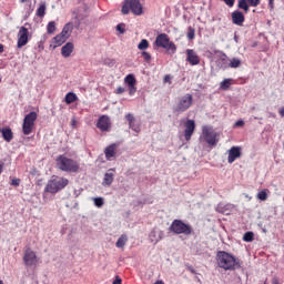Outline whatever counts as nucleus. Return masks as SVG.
<instances>
[{
    "mask_svg": "<svg viewBox=\"0 0 284 284\" xmlns=\"http://www.w3.org/2000/svg\"><path fill=\"white\" fill-rule=\"evenodd\" d=\"M216 262L219 267L222 270H236V267H241V264L239 263V260L234 257V255L225 252V251H219L216 254Z\"/></svg>",
    "mask_w": 284,
    "mask_h": 284,
    "instance_id": "obj_1",
    "label": "nucleus"
},
{
    "mask_svg": "<svg viewBox=\"0 0 284 284\" xmlns=\"http://www.w3.org/2000/svg\"><path fill=\"white\" fill-rule=\"evenodd\" d=\"M57 168L62 172H79V163L64 155H59L55 159Z\"/></svg>",
    "mask_w": 284,
    "mask_h": 284,
    "instance_id": "obj_2",
    "label": "nucleus"
},
{
    "mask_svg": "<svg viewBox=\"0 0 284 284\" xmlns=\"http://www.w3.org/2000/svg\"><path fill=\"white\" fill-rule=\"evenodd\" d=\"M68 183H70L68 179L53 175L45 186V192L57 194V192H61Z\"/></svg>",
    "mask_w": 284,
    "mask_h": 284,
    "instance_id": "obj_3",
    "label": "nucleus"
},
{
    "mask_svg": "<svg viewBox=\"0 0 284 284\" xmlns=\"http://www.w3.org/2000/svg\"><path fill=\"white\" fill-rule=\"evenodd\" d=\"M130 10L136 17L143 14V6L141 4V0H125L122 7V14H130Z\"/></svg>",
    "mask_w": 284,
    "mask_h": 284,
    "instance_id": "obj_4",
    "label": "nucleus"
},
{
    "mask_svg": "<svg viewBox=\"0 0 284 284\" xmlns=\"http://www.w3.org/2000/svg\"><path fill=\"white\" fill-rule=\"evenodd\" d=\"M155 45L158 48H163L168 50L169 54H174L176 52V44L170 41V38L165 33H161L155 39Z\"/></svg>",
    "mask_w": 284,
    "mask_h": 284,
    "instance_id": "obj_5",
    "label": "nucleus"
},
{
    "mask_svg": "<svg viewBox=\"0 0 284 284\" xmlns=\"http://www.w3.org/2000/svg\"><path fill=\"white\" fill-rule=\"evenodd\" d=\"M192 103H194V98L192 97V94L186 93L179 99L173 110L174 112H178V114H183V112H187V110L192 108Z\"/></svg>",
    "mask_w": 284,
    "mask_h": 284,
    "instance_id": "obj_6",
    "label": "nucleus"
},
{
    "mask_svg": "<svg viewBox=\"0 0 284 284\" xmlns=\"http://www.w3.org/2000/svg\"><path fill=\"white\" fill-rule=\"evenodd\" d=\"M170 232H173V234H184L185 236H190V234H192V226L190 224H185L181 220H174L170 226Z\"/></svg>",
    "mask_w": 284,
    "mask_h": 284,
    "instance_id": "obj_7",
    "label": "nucleus"
},
{
    "mask_svg": "<svg viewBox=\"0 0 284 284\" xmlns=\"http://www.w3.org/2000/svg\"><path fill=\"white\" fill-rule=\"evenodd\" d=\"M34 121H37V112L31 111L23 119L22 132L28 136V134H32V129L34 128Z\"/></svg>",
    "mask_w": 284,
    "mask_h": 284,
    "instance_id": "obj_8",
    "label": "nucleus"
},
{
    "mask_svg": "<svg viewBox=\"0 0 284 284\" xmlns=\"http://www.w3.org/2000/svg\"><path fill=\"white\" fill-rule=\"evenodd\" d=\"M202 134L204 136V141L211 145L214 146L216 143H219V132L214 131V129L210 126H203Z\"/></svg>",
    "mask_w": 284,
    "mask_h": 284,
    "instance_id": "obj_9",
    "label": "nucleus"
},
{
    "mask_svg": "<svg viewBox=\"0 0 284 284\" xmlns=\"http://www.w3.org/2000/svg\"><path fill=\"white\" fill-rule=\"evenodd\" d=\"M38 261L39 260L37 258V253H34L30 248H27L24 251V256H23L24 265H27L28 267H32V265H37Z\"/></svg>",
    "mask_w": 284,
    "mask_h": 284,
    "instance_id": "obj_10",
    "label": "nucleus"
},
{
    "mask_svg": "<svg viewBox=\"0 0 284 284\" xmlns=\"http://www.w3.org/2000/svg\"><path fill=\"white\" fill-rule=\"evenodd\" d=\"M184 128L185 141H190V139H192V134H194V130H196V123L194 120H186Z\"/></svg>",
    "mask_w": 284,
    "mask_h": 284,
    "instance_id": "obj_11",
    "label": "nucleus"
},
{
    "mask_svg": "<svg viewBox=\"0 0 284 284\" xmlns=\"http://www.w3.org/2000/svg\"><path fill=\"white\" fill-rule=\"evenodd\" d=\"M28 44V28L21 27L18 33V48H23Z\"/></svg>",
    "mask_w": 284,
    "mask_h": 284,
    "instance_id": "obj_12",
    "label": "nucleus"
},
{
    "mask_svg": "<svg viewBox=\"0 0 284 284\" xmlns=\"http://www.w3.org/2000/svg\"><path fill=\"white\" fill-rule=\"evenodd\" d=\"M97 128L101 130V132H108V130H110V118L108 115L100 116Z\"/></svg>",
    "mask_w": 284,
    "mask_h": 284,
    "instance_id": "obj_13",
    "label": "nucleus"
},
{
    "mask_svg": "<svg viewBox=\"0 0 284 284\" xmlns=\"http://www.w3.org/2000/svg\"><path fill=\"white\" fill-rule=\"evenodd\" d=\"M231 19H232V23H234V26H243V23H245V16L243 14V12L236 10L233 11L231 13Z\"/></svg>",
    "mask_w": 284,
    "mask_h": 284,
    "instance_id": "obj_14",
    "label": "nucleus"
},
{
    "mask_svg": "<svg viewBox=\"0 0 284 284\" xmlns=\"http://www.w3.org/2000/svg\"><path fill=\"white\" fill-rule=\"evenodd\" d=\"M186 61L190 62L191 65H199L201 63V59L199 58V54L192 49L186 50Z\"/></svg>",
    "mask_w": 284,
    "mask_h": 284,
    "instance_id": "obj_15",
    "label": "nucleus"
},
{
    "mask_svg": "<svg viewBox=\"0 0 284 284\" xmlns=\"http://www.w3.org/2000/svg\"><path fill=\"white\" fill-rule=\"evenodd\" d=\"M113 182H114V169H109L104 174L102 185L104 187H110Z\"/></svg>",
    "mask_w": 284,
    "mask_h": 284,
    "instance_id": "obj_16",
    "label": "nucleus"
},
{
    "mask_svg": "<svg viewBox=\"0 0 284 284\" xmlns=\"http://www.w3.org/2000/svg\"><path fill=\"white\" fill-rule=\"evenodd\" d=\"M236 159H241V148L240 146H232L229 150V163H234Z\"/></svg>",
    "mask_w": 284,
    "mask_h": 284,
    "instance_id": "obj_17",
    "label": "nucleus"
},
{
    "mask_svg": "<svg viewBox=\"0 0 284 284\" xmlns=\"http://www.w3.org/2000/svg\"><path fill=\"white\" fill-rule=\"evenodd\" d=\"M0 133L2 135V139L7 143H10V141H12L14 139V133H12V129H10V126L1 128Z\"/></svg>",
    "mask_w": 284,
    "mask_h": 284,
    "instance_id": "obj_18",
    "label": "nucleus"
},
{
    "mask_svg": "<svg viewBox=\"0 0 284 284\" xmlns=\"http://www.w3.org/2000/svg\"><path fill=\"white\" fill-rule=\"evenodd\" d=\"M163 239V231L153 230L149 235V241H151L154 245L159 243Z\"/></svg>",
    "mask_w": 284,
    "mask_h": 284,
    "instance_id": "obj_19",
    "label": "nucleus"
},
{
    "mask_svg": "<svg viewBox=\"0 0 284 284\" xmlns=\"http://www.w3.org/2000/svg\"><path fill=\"white\" fill-rule=\"evenodd\" d=\"M105 156L108 161H112L114 156H116V144H110L104 150Z\"/></svg>",
    "mask_w": 284,
    "mask_h": 284,
    "instance_id": "obj_20",
    "label": "nucleus"
},
{
    "mask_svg": "<svg viewBox=\"0 0 284 284\" xmlns=\"http://www.w3.org/2000/svg\"><path fill=\"white\" fill-rule=\"evenodd\" d=\"M73 51H74V44L72 42H68L62 47L61 54L62 57H64V59H68V57H70V54H72Z\"/></svg>",
    "mask_w": 284,
    "mask_h": 284,
    "instance_id": "obj_21",
    "label": "nucleus"
},
{
    "mask_svg": "<svg viewBox=\"0 0 284 284\" xmlns=\"http://www.w3.org/2000/svg\"><path fill=\"white\" fill-rule=\"evenodd\" d=\"M232 204H223V203H220L217 206H216V212H220V214H230V212H232Z\"/></svg>",
    "mask_w": 284,
    "mask_h": 284,
    "instance_id": "obj_22",
    "label": "nucleus"
},
{
    "mask_svg": "<svg viewBox=\"0 0 284 284\" xmlns=\"http://www.w3.org/2000/svg\"><path fill=\"white\" fill-rule=\"evenodd\" d=\"M65 41H68V38H65L64 36H62L61 33L55 36L53 38V48H59L60 45H63V43H65Z\"/></svg>",
    "mask_w": 284,
    "mask_h": 284,
    "instance_id": "obj_23",
    "label": "nucleus"
},
{
    "mask_svg": "<svg viewBox=\"0 0 284 284\" xmlns=\"http://www.w3.org/2000/svg\"><path fill=\"white\" fill-rule=\"evenodd\" d=\"M62 37H65V39H69L70 38V34H72V23H67L61 33H60Z\"/></svg>",
    "mask_w": 284,
    "mask_h": 284,
    "instance_id": "obj_24",
    "label": "nucleus"
},
{
    "mask_svg": "<svg viewBox=\"0 0 284 284\" xmlns=\"http://www.w3.org/2000/svg\"><path fill=\"white\" fill-rule=\"evenodd\" d=\"M125 243H128V235H121L115 243V247L123 248Z\"/></svg>",
    "mask_w": 284,
    "mask_h": 284,
    "instance_id": "obj_25",
    "label": "nucleus"
},
{
    "mask_svg": "<svg viewBox=\"0 0 284 284\" xmlns=\"http://www.w3.org/2000/svg\"><path fill=\"white\" fill-rule=\"evenodd\" d=\"M237 8L240 10H244V12H250V4L247 0H239Z\"/></svg>",
    "mask_w": 284,
    "mask_h": 284,
    "instance_id": "obj_26",
    "label": "nucleus"
},
{
    "mask_svg": "<svg viewBox=\"0 0 284 284\" xmlns=\"http://www.w3.org/2000/svg\"><path fill=\"white\" fill-rule=\"evenodd\" d=\"M124 82L128 87L136 85V78H134V74H128L124 79Z\"/></svg>",
    "mask_w": 284,
    "mask_h": 284,
    "instance_id": "obj_27",
    "label": "nucleus"
},
{
    "mask_svg": "<svg viewBox=\"0 0 284 284\" xmlns=\"http://www.w3.org/2000/svg\"><path fill=\"white\" fill-rule=\"evenodd\" d=\"M78 97L73 92L67 93L64 100L67 105H70L71 103H74L77 101Z\"/></svg>",
    "mask_w": 284,
    "mask_h": 284,
    "instance_id": "obj_28",
    "label": "nucleus"
},
{
    "mask_svg": "<svg viewBox=\"0 0 284 284\" xmlns=\"http://www.w3.org/2000/svg\"><path fill=\"white\" fill-rule=\"evenodd\" d=\"M230 85H232V79H224V80L220 83L221 90H230Z\"/></svg>",
    "mask_w": 284,
    "mask_h": 284,
    "instance_id": "obj_29",
    "label": "nucleus"
},
{
    "mask_svg": "<svg viewBox=\"0 0 284 284\" xmlns=\"http://www.w3.org/2000/svg\"><path fill=\"white\" fill-rule=\"evenodd\" d=\"M243 241H245V243H252V241H254V232L248 231L244 233Z\"/></svg>",
    "mask_w": 284,
    "mask_h": 284,
    "instance_id": "obj_30",
    "label": "nucleus"
},
{
    "mask_svg": "<svg viewBox=\"0 0 284 284\" xmlns=\"http://www.w3.org/2000/svg\"><path fill=\"white\" fill-rule=\"evenodd\" d=\"M47 30H48V34H54L57 30V23L54 21L49 22Z\"/></svg>",
    "mask_w": 284,
    "mask_h": 284,
    "instance_id": "obj_31",
    "label": "nucleus"
},
{
    "mask_svg": "<svg viewBox=\"0 0 284 284\" xmlns=\"http://www.w3.org/2000/svg\"><path fill=\"white\" fill-rule=\"evenodd\" d=\"M195 34H196V30L194 29V27H189L187 33H186L189 41L194 40Z\"/></svg>",
    "mask_w": 284,
    "mask_h": 284,
    "instance_id": "obj_32",
    "label": "nucleus"
},
{
    "mask_svg": "<svg viewBox=\"0 0 284 284\" xmlns=\"http://www.w3.org/2000/svg\"><path fill=\"white\" fill-rule=\"evenodd\" d=\"M150 48V42L146 39H142L138 44V49L140 50H148Z\"/></svg>",
    "mask_w": 284,
    "mask_h": 284,
    "instance_id": "obj_33",
    "label": "nucleus"
},
{
    "mask_svg": "<svg viewBox=\"0 0 284 284\" xmlns=\"http://www.w3.org/2000/svg\"><path fill=\"white\" fill-rule=\"evenodd\" d=\"M38 17H45V3L40 4V7L37 10Z\"/></svg>",
    "mask_w": 284,
    "mask_h": 284,
    "instance_id": "obj_34",
    "label": "nucleus"
},
{
    "mask_svg": "<svg viewBox=\"0 0 284 284\" xmlns=\"http://www.w3.org/2000/svg\"><path fill=\"white\" fill-rule=\"evenodd\" d=\"M257 199L260 201H267V191L262 190L261 192L257 193Z\"/></svg>",
    "mask_w": 284,
    "mask_h": 284,
    "instance_id": "obj_35",
    "label": "nucleus"
},
{
    "mask_svg": "<svg viewBox=\"0 0 284 284\" xmlns=\"http://www.w3.org/2000/svg\"><path fill=\"white\" fill-rule=\"evenodd\" d=\"M241 65V61L237 58H233L230 61V68H239Z\"/></svg>",
    "mask_w": 284,
    "mask_h": 284,
    "instance_id": "obj_36",
    "label": "nucleus"
},
{
    "mask_svg": "<svg viewBox=\"0 0 284 284\" xmlns=\"http://www.w3.org/2000/svg\"><path fill=\"white\" fill-rule=\"evenodd\" d=\"M93 201H94L95 207H103V203H104L103 197H94Z\"/></svg>",
    "mask_w": 284,
    "mask_h": 284,
    "instance_id": "obj_37",
    "label": "nucleus"
},
{
    "mask_svg": "<svg viewBox=\"0 0 284 284\" xmlns=\"http://www.w3.org/2000/svg\"><path fill=\"white\" fill-rule=\"evenodd\" d=\"M248 6H251L252 8H256L258 6H261V0H246Z\"/></svg>",
    "mask_w": 284,
    "mask_h": 284,
    "instance_id": "obj_38",
    "label": "nucleus"
},
{
    "mask_svg": "<svg viewBox=\"0 0 284 284\" xmlns=\"http://www.w3.org/2000/svg\"><path fill=\"white\" fill-rule=\"evenodd\" d=\"M129 128H130L131 130H133V132H136V133L141 132V129L139 128V125H136L135 121H133L132 123H130V124H129Z\"/></svg>",
    "mask_w": 284,
    "mask_h": 284,
    "instance_id": "obj_39",
    "label": "nucleus"
},
{
    "mask_svg": "<svg viewBox=\"0 0 284 284\" xmlns=\"http://www.w3.org/2000/svg\"><path fill=\"white\" fill-rule=\"evenodd\" d=\"M116 31L120 32V34H125V24L124 23L118 24Z\"/></svg>",
    "mask_w": 284,
    "mask_h": 284,
    "instance_id": "obj_40",
    "label": "nucleus"
},
{
    "mask_svg": "<svg viewBox=\"0 0 284 284\" xmlns=\"http://www.w3.org/2000/svg\"><path fill=\"white\" fill-rule=\"evenodd\" d=\"M11 185H13L14 187H19V185H21V180L17 178L12 179Z\"/></svg>",
    "mask_w": 284,
    "mask_h": 284,
    "instance_id": "obj_41",
    "label": "nucleus"
},
{
    "mask_svg": "<svg viewBox=\"0 0 284 284\" xmlns=\"http://www.w3.org/2000/svg\"><path fill=\"white\" fill-rule=\"evenodd\" d=\"M142 57L144 58V61L150 62L152 60V55L149 52L143 51Z\"/></svg>",
    "mask_w": 284,
    "mask_h": 284,
    "instance_id": "obj_42",
    "label": "nucleus"
},
{
    "mask_svg": "<svg viewBox=\"0 0 284 284\" xmlns=\"http://www.w3.org/2000/svg\"><path fill=\"white\" fill-rule=\"evenodd\" d=\"M129 94L130 97L136 94V85L129 87Z\"/></svg>",
    "mask_w": 284,
    "mask_h": 284,
    "instance_id": "obj_43",
    "label": "nucleus"
},
{
    "mask_svg": "<svg viewBox=\"0 0 284 284\" xmlns=\"http://www.w3.org/2000/svg\"><path fill=\"white\" fill-rule=\"evenodd\" d=\"M125 119H126L129 124L132 123L133 121H135L134 115L132 113H128L125 115Z\"/></svg>",
    "mask_w": 284,
    "mask_h": 284,
    "instance_id": "obj_44",
    "label": "nucleus"
},
{
    "mask_svg": "<svg viewBox=\"0 0 284 284\" xmlns=\"http://www.w3.org/2000/svg\"><path fill=\"white\" fill-rule=\"evenodd\" d=\"M224 1L226 6H229V8H234V3L236 0H221Z\"/></svg>",
    "mask_w": 284,
    "mask_h": 284,
    "instance_id": "obj_45",
    "label": "nucleus"
},
{
    "mask_svg": "<svg viewBox=\"0 0 284 284\" xmlns=\"http://www.w3.org/2000/svg\"><path fill=\"white\" fill-rule=\"evenodd\" d=\"M104 64L105 65H109V68H112L114 65V60L112 59H105L104 60Z\"/></svg>",
    "mask_w": 284,
    "mask_h": 284,
    "instance_id": "obj_46",
    "label": "nucleus"
},
{
    "mask_svg": "<svg viewBox=\"0 0 284 284\" xmlns=\"http://www.w3.org/2000/svg\"><path fill=\"white\" fill-rule=\"evenodd\" d=\"M123 92H125V89L123 87H119L116 89V94H123Z\"/></svg>",
    "mask_w": 284,
    "mask_h": 284,
    "instance_id": "obj_47",
    "label": "nucleus"
},
{
    "mask_svg": "<svg viewBox=\"0 0 284 284\" xmlns=\"http://www.w3.org/2000/svg\"><path fill=\"white\" fill-rule=\"evenodd\" d=\"M244 123H245V122H243V120H239V121L235 122V125H236L237 128H241L242 125H244Z\"/></svg>",
    "mask_w": 284,
    "mask_h": 284,
    "instance_id": "obj_48",
    "label": "nucleus"
},
{
    "mask_svg": "<svg viewBox=\"0 0 284 284\" xmlns=\"http://www.w3.org/2000/svg\"><path fill=\"white\" fill-rule=\"evenodd\" d=\"M268 8L274 10V0H268Z\"/></svg>",
    "mask_w": 284,
    "mask_h": 284,
    "instance_id": "obj_49",
    "label": "nucleus"
},
{
    "mask_svg": "<svg viewBox=\"0 0 284 284\" xmlns=\"http://www.w3.org/2000/svg\"><path fill=\"white\" fill-rule=\"evenodd\" d=\"M171 80L172 78L170 75L164 77V83H170Z\"/></svg>",
    "mask_w": 284,
    "mask_h": 284,
    "instance_id": "obj_50",
    "label": "nucleus"
},
{
    "mask_svg": "<svg viewBox=\"0 0 284 284\" xmlns=\"http://www.w3.org/2000/svg\"><path fill=\"white\" fill-rule=\"evenodd\" d=\"M187 270L189 272H191V274H196V270H194V267L189 266Z\"/></svg>",
    "mask_w": 284,
    "mask_h": 284,
    "instance_id": "obj_51",
    "label": "nucleus"
},
{
    "mask_svg": "<svg viewBox=\"0 0 284 284\" xmlns=\"http://www.w3.org/2000/svg\"><path fill=\"white\" fill-rule=\"evenodd\" d=\"M278 114H280V116H282L284 119V106L282 109H280Z\"/></svg>",
    "mask_w": 284,
    "mask_h": 284,
    "instance_id": "obj_52",
    "label": "nucleus"
},
{
    "mask_svg": "<svg viewBox=\"0 0 284 284\" xmlns=\"http://www.w3.org/2000/svg\"><path fill=\"white\" fill-rule=\"evenodd\" d=\"M268 118H270V119H276V114H275V113L270 112V113H268Z\"/></svg>",
    "mask_w": 284,
    "mask_h": 284,
    "instance_id": "obj_53",
    "label": "nucleus"
},
{
    "mask_svg": "<svg viewBox=\"0 0 284 284\" xmlns=\"http://www.w3.org/2000/svg\"><path fill=\"white\" fill-rule=\"evenodd\" d=\"M234 41L235 43H239V36L236 33H234Z\"/></svg>",
    "mask_w": 284,
    "mask_h": 284,
    "instance_id": "obj_54",
    "label": "nucleus"
},
{
    "mask_svg": "<svg viewBox=\"0 0 284 284\" xmlns=\"http://www.w3.org/2000/svg\"><path fill=\"white\" fill-rule=\"evenodd\" d=\"M272 284H280V283H278V280H277L276 277H274V278L272 280Z\"/></svg>",
    "mask_w": 284,
    "mask_h": 284,
    "instance_id": "obj_55",
    "label": "nucleus"
},
{
    "mask_svg": "<svg viewBox=\"0 0 284 284\" xmlns=\"http://www.w3.org/2000/svg\"><path fill=\"white\" fill-rule=\"evenodd\" d=\"M71 125H73V126L77 125V120L72 119L71 120Z\"/></svg>",
    "mask_w": 284,
    "mask_h": 284,
    "instance_id": "obj_56",
    "label": "nucleus"
},
{
    "mask_svg": "<svg viewBox=\"0 0 284 284\" xmlns=\"http://www.w3.org/2000/svg\"><path fill=\"white\" fill-rule=\"evenodd\" d=\"M3 172V163L0 164V174Z\"/></svg>",
    "mask_w": 284,
    "mask_h": 284,
    "instance_id": "obj_57",
    "label": "nucleus"
},
{
    "mask_svg": "<svg viewBox=\"0 0 284 284\" xmlns=\"http://www.w3.org/2000/svg\"><path fill=\"white\" fill-rule=\"evenodd\" d=\"M154 284H165L163 281L159 280Z\"/></svg>",
    "mask_w": 284,
    "mask_h": 284,
    "instance_id": "obj_58",
    "label": "nucleus"
},
{
    "mask_svg": "<svg viewBox=\"0 0 284 284\" xmlns=\"http://www.w3.org/2000/svg\"><path fill=\"white\" fill-rule=\"evenodd\" d=\"M3 52V44H0V54Z\"/></svg>",
    "mask_w": 284,
    "mask_h": 284,
    "instance_id": "obj_59",
    "label": "nucleus"
},
{
    "mask_svg": "<svg viewBox=\"0 0 284 284\" xmlns=\"http://www.w3.org/2000/svg\"><path fill=\"white\" fill-rule=\"evenodd\" d=\"M26 1H28V0H20L21 3H26Z\"/></svg>",
    "mask_w": 284,
    "mask_h": 284,
    "instance_id": "obj_60",
    "label": "nucleus"
},
{
    "mask_svg": "<svg viewBox=\"0 0 284 284\" xmlns=\"http://www.w3.org/2000/svg\"><path fill=\"white\" fill-rule=\"evenodd\" d=\"M246 199H250V200H252V197H251V196H248V195H246Z\"/></svg>",
    "mask_w": 284,
    "mask_h": 284,
    "instance_id": "obj_61",
    "label": "nucleus"
},
{
    "mask_svg": "<svg viewBox=\"0 0 284 284\" xmlns=\"http://www.w3.org/2000/svg\"><path fill=\"white\" fill-rule=\"evenodd\" d=\"M263 232L265 233V232H267V230L263 229Z\"/></svg>",
    "mask_w": 284,
    "mask_h": 284,
    "instance_id": "obj_62",
    "label": "nucleus"
},
{
    "mask_svg": "<svg viewBox=\"0 0 284 284\" xmlns=\"http://www.w3.org/2000/svg\"><path fill=\"white\" fill-rule=\"evenodd\" d=\"M0 284H3V281L0 280Z\"/></svg>",
    "mask_w": 284,
    "mask_h": 284,
    "instance_id": "obj_63",
    "label": "nucleus"
},
{
    "mask_svg": "<svg viewBox=\"0 0 284 284\" xmlns=\"http://www.w3.org/2000/svg\"><path fill=\"white\" fill-rule=\"evenodd\" d=\"M254 119H258L257 116H255Z\"/></svg>",
    "mask_w": 284,
    "mask_h": 284,
    "instance_id": "obj_64",
    "label": "nucleus"
}]
</instances>
